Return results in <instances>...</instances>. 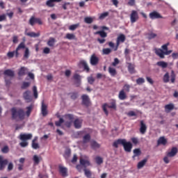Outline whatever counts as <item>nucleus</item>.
<instances>
[{"label":"nucleus","mask_w":178,"mask_h":178,"mask_svg":"<svg viewBox=\"0 0 178 178\" xmlns=\"http://www.w3.org/2000/svg\"><path fill=\"white\" fill-rule=\"evenodd\" d=\"M11 112V119L12 120H15V122H20L24 120L26 118V113L23 108H17L16 107H13L10 109Z\"/></svg>","instance_id":"1"},{"label":"nucleus","mask_w":178,"mask_h":178,"mask_svg":"<svg viewBox=\"0 0 178 178\" xmlns=\"http://www.w3.org/2000/svg\"><path fill=\"white\" fill-rule=\"evenodd\" d=\"M119 145H122L125 152H131L133 145L130 142H127L126 139H118L113 143L114 148H119Z\"/></svg>","instance_id":"2"},{"label":"nucleus","mask_w":178,"mask_h":178,"mask_svg":"<svg viewBox=\"0 0 178 178\" xmlns=\"http://www.w3.org/2000/svg\"><path fill=\"white\" fill-rule=\"evenodd\" d=\"M19 140L22 141L19 143L20 147L22 148H26L29 145V140H31L33 138V134H20L19 136Z\"/></svg>","instance_id":"3"},{"label":"nucleus","mask_w":178,"mask_h":178,"mask_svg":"<svg viewBox=\"0 0 178 178\" xmlns=\"http://www.w3.org/2000/svg\"><path fill=\"white\" fill-rule=\"evenodd\" d=\"M106 108H109L110 109H116V101L113 100L110 104L105 103L102 106V109H103L105 115H106V116H108V109H106Z\"/></svg>","instance_id":"4"},{"label":"nucleus","mask_w":178,"mask_h":178,"mask_svg":"<svg viewBox=\"0 0 178 178\" xmlns=\"http://www.w3.org/2000/svg\"><path fill=\"white\" fill-rule=\"evenodd\" d=\"M64 118L65 120H67L65 122V126L68 129L72 127L73 120H74V115L73 114H65Z\"/></svg>","instance_id":"5"},{"label":"nucleus","mask_w":178,"mask_h":178,"mask_svg":"<svg viewBox=\"0 0 178 178\" xmlns=\"http://www.w3.org/2000/svg\"><path fill=\"white\" fill-rule=\"evenodd\" d=\"M172 50H165L163 51L162 49H155V54L157 56H159L161 59H165V55H170Z\"/></svg>","instance_id":"6"},{"label":"nucleus","mask_w":178,"mask_h":178,"mask_svg":"<svg viewBox=\"0 0 178 178\" xmlns=\"http://www.w3.org/2000/svg\"><path fill=\"white\" fill-rule=\"evenodd\" d=\"M9 163L8 159L3 158V156L0 155V171L5 170L6 165Z\"/></svg>","instance_id":"7"},{"label":"nucleus","mask_w":178,"mask_h":178,"mask_svg":"<svg viewBox=\"0 0 178 178\" xmlns=\"http://www.w3.org/2000/svg\"><path fill=\"white\" fill-rule=\"evenodd\" d=\"M58 172L63 177H67L69 176L67 168L63 165H58Z\"/></svg>","instance_id":"8"},{"label":"nucleus","mask_w":178,"mask_h":178,"mask_svg":"<svg viewBox=\"0 0 178 178\" xmlns=\"http://www.w3.org/2000/svg\"><path fill=\"white\" fill-rule=\"evenodd\" d=\"M90 62L92 66H97V65L99 63V58L95 55V54H93L90 56Z\"/></svg>","instance_id":"9"},{"label":"nucleus","mask_w":178,"mask_h":178,"mask_svg":"<svg viewBox=\"0 0 178 178\" xmlns=\"http://www.w3.org/2000/svg\"><path fill=\"white\" fill-rule=\"evenodd\" d=\"M81 99L82 105H84V106H90L91 102H90V98L88 97V95H83L81 96Z\"/></svg>","instance_id":"10"},{"label":"nucleus","mask_w":178,"mask_h":178,"mask_svg":"<svg viewBox=\"0 0 178 178\" xmlns=\"http://www.w3.org/2000/svg\"><path fill=\"white\" fill-rule=\"evenodd\" d=\"M131 23H136L138 20V13L136 10H132L130 15Z\"/></svg>","instance_id":"11"},{"label":"nucleus","mask_w":178,"mask_h":178,"mask_svg":"<svg viewBox=\"0 0 178 178\" xmlns=\"http://www.w3.org/2000/svg\"><path fill=\"white\" fill-rule=\"evenodd\" d=\"M73 123L75 129H81V127L83 126V120L76 118L74 120Z\"/></svg>","instance_id":"12"},{"label":"nucleus","mask_w":178,"mask_h":178,"mask_svg":"<svg viewBox=\"0 0 178 178\" xmlns=\"http://www.w3.org/2000/svg\"><path fill=\"white\" fill-rule=\"evenodd\" d=\"M140 134H145L147 133V124H145V122H144V120L140 121Z\"/></svg>","instance_id":"13"},{"label":"nucleus","mask_w":178,"mask_h":178,"mask_svg":"<svg viewBox=\"0 0 178 178\" xmlns=\"http://www.w3.org/2000/svg\"><path fill=\"white\" fill-rule=\"evenodd\" d=\"M19 51L17 50H15V51H8L7 53V58H8V59H12L13 58H19Z\"/></svg>","instance_id":"14"},{"label":"nucleus","mask_w":178,"mask_h":178,"mask_svg":"<svg viewBox=\"0 0 178 178\" xmlns=\"http://www.w3.org/2000/svg\"><path fill=\"white\" fill-rule=\"evenodd\" d=\"M30 94H31V92L30 90H26L23 94L24 99H25V101H26V102H31V101L33 99L31 98V95H30Z\"/></svg>","instance_id":"15"},{"label":"nucleus","mask_w":178,"mask_h":178,"mask_svg":"<svg viewBox=\"0 0 178 178\" xmlns=\"http://www.w3.org/2000/svg\"><path fill=\"white\" fill-rule=\"evenodd\" d=\"M149 17L154 20V19H162L163 17L158 12L154 11L149 13Z\"/></svg>","instance_id":"16"},{"label":"nucleus","mask_w":178,"mask_h":178,"mask_svg":"<svg viewBox=\"0 0 178 178\" xmlns=\"http://www.w3.org/2000/svg\"><path fill=\"white\" fill-rule=\"evenodd\" d=\"M177 154V147H172L171 151L167 153V156L169 158H173V156H176Z\"/></svg>","instance_id":"17"},{"label":"nucleus","mask_w":178,"mask_h":178,"mask_svg":"<svg viewBox=\"0 0 178 178\" xmlns=\"http://www.w3.org/2000/svg\"><path fill=\"white\" fill-rule=\"evenodd\" d=\"M118 98L120 101H124V99H127V94L124 90H121L118 94Z\"/></svg>","instance_id":"18"},{"label":"nucleus","mask_w":178,"mask_h":178,"mask_svg":"<svg viewBox=\"0 0 178 178\" xmlns=\"http://www.w3.org/2000/svg\"><path fill=\"white\" fill-rule=\"evenodd\" d=\"M158 145H166L168 144V139L165 136H161L157 140Z\"/></svg>","instance_id":"19"},{"label":"nucleus","mask_w":178,"mask_h":178,"mask_svg":"<svg viewBox=\"0 0 178 178\" xmlns=\"http://www.w3.org/2000/svg\"><path fill=\"white\" fill-rule=\"evenodd\" d=\"M128 72L130 73V74H134V73H136V65H134V64L129 63Z\"/></svg>","instance_id":"20"},{"label":"nucleus","mask_w":178,"mask_h":178,"mask_svg":"<svg viewBox=\"0 0 178 178\" xmlns=\"http://www.w3.org/2000/svg\"><path fill=\"white\" fill-rule=\"evenodd\" d=\"M79 65H81V66H83V70L88 73V72H90V67H88V64L87 63V61L86 60H81L79 63Z\"/></svg>","instance_id":"21"},{"label":"nucleus","mask_w":178,"mask_h":178,"mask_svg":"<svg viewBox=\"0 0 178 178\" xmlns=\"http://www.w3.org/2000/svg\"><path fill=\"white\" fill-rule=\"evenodd\" d=\"M55 2H62V0H48L46 2V5L49 8H54L55 6Z\"/></svg>","instance_id":"22"},{"label":"nucleus","mask_w":178,"mask_h":178,"mask_svg":"<svg viewBox=\"0 0 178 178\" xmlns=\"http://www.w3.org/2000/svg\"><path fill=\"white\" fill-rule=\"evenodd\" d=\"M164 108H165V112H166V113H169L170 111H173V109H175V104H169L165 105Z\"/></svg>","instance_id":"23"},{"label":"nucleus","mask_w":178,"mask_h":178,"mask_svg":"<svg viewBox=\"0 0 178 178\" xmlns=\"http://www.w3.org/2000/svg\"><path fill=\"white\" fill-rule=\"evenodd\" d=\"M4 76H8V77H15V72L12 70H6L3 72Z\"/></svg>","instance_id":"24"},{"label":"nucleus","mask_w":178,"mask_h":178,"mask_svg":"<svg viewBox=\"0 0 178 178\" xmlns=\"http://www.w3.org/2000/svg\"><path fill=\"white\" fill-rule=\"evenodd\" d=\"M47 108L48 107L47 106V105H45V104H44V102H42L41 108L42 116H47V115H48V111L47 110Z\"/></svg>","instance_id":"25"},{"label":"nucleus","mask_w":178,"mask_h":178,"mask_svg":"<svg viewBox=\"0 0 178 178\" xmlns=\"http://www.w3.org/2000/svg\"><path fill=\"white\" fill-rule=\"evenodd\" d=\"M33 108L34 106H33V104H31L29 106H27L26 108V111L25 113V115H26L27 118H30V115H31V112L33 111Z\"/></svg>","instance_id":"26"},{"label":"nucleus","mask_w":178,"mask_h":178,"mask_svg":"<svg viewBox=\"0 0 178 178\" xmlns=\"http://www.w3.org/2000/svg\"><path fill=\"white\" fill-rule=\"evenodd\" d=\"M95 35H99L102 38H106L108 37V33L104 31H98L95 33Z\"/></svg>","instance_id":"27"},{"label":"nucleus","mask_w":178,"mask_h":178,"mask_svg":"<svg viewBox=\"0 0 178 178\" xmlns=\"http://www.w3.org/2000/svg\"><path fill=\"white\" fill-rule=\"evenodd\" d=\"M33 161L35 165H38L41 161H42V157L38 156V155L35 154L33 157Z\"/></svg>","instance_id":"28"},{"label":"nucleus","mask_w":178,"mask_h":178,"mask_svg":"<svg viewBox=\"0 0 178 178\" xmlns=\"http://www.w3.org/2000/svg\"><path fill=\"white\" fill-rule=\"evenodd\" d=\"M91 140V135L90 134H87L83 137V144H87V143H90Z\"/></svg>","instance_id":"29"},{"label":"nucleus","mask_w":178,"mask_h":178,"mask_svg":"<svg viewBox=\"0 0 178 178\" xmlns=\"http://www.w3.org/2000/svg\"><path fill=\"white\" fill-rule=\"evenodd\" d=\"M80 165H81V166H83L84 168H87V166H90V163L88 160L80 159Z\"/></svg>","instance_id":"30"},{"label":"nucleus","mask_w":178,"mask_h":178,"mask_svg":"<svg viewBox=\"0 0 178 178\" xmlns=\"http://www.w3.org/2000/svg\"><path fill=\"white\" fill-rule=\"evenodd\" d=\"M25 35L28 37L35 38L37 37H40V33H35L34 32H25Z\"/></svg>","instance_id":"31"},{"label":"nucleus","mask_w":178,"mask_h":178,"mask_svg":"<svg viewBox=\"0 0 178 178\" xmlns=\"http://www.w3.org/2000/svg\"><path fill=\"white\" fill-rule=\"evenodd\" d=\"M55 42H56V39L54 38H49V40L47 41L48 47H54Z\"/></svg>","instance_id":"32"},{"label":"nucleus","mask_w":178,"mask_h":178,"mask_svg":"<svg viewBox=\"0 0 178 178\" xmlns=\"http://www.w3.org/2000/svg\"><path fill=\"white\" fill-rule=\"evenodd\" d=\"M147 159H144L143 160L140 161L137 165L138 169H142V168H144V166H145V163H147Z\"/></svg>","instance_id":"33"},{"label":"nucleus","mask_w":178,"mask_h":178,"mask_svg":"<svg viewBox=\"0 0 178 178\" xmlns=\"http://www.w3.org/2000/svg\"><path fill=\"white\" fill-rule=\"evenodd\" d=\"M27 72V69L25 67H22L18 72V76H24L26 75V72Z\"/></svg>","instance_id":"34"},{"label":"nucleus","mask_w":178,"mask_h":178,"mask_svg":"<svg viewBox=\"0 0 178 178\" xmlns=\"http://www.w3.org/2000/svg\"><path fill=\"white\" fill-rule=\"evenodd\" d=\"M141 155V150L140 149H134V155L132 156L133 159H136V156H140Z\"/></svg>","instance_id":"35"},{"label":"nucleus","mask_w":178,"mask_h":178,"mask_svg":"<svg viewBox=\"0 0 178 178\" xmlns=\"http://www.w3.org/2000/svg\"><path fill=\"white\" fill-rule=\"evenodd\" d=\"M108 73L112 76L113 77H115L116 74H118V72H116V69L109 67H108Z\"/></svg>","instance_id":"36"},{"label":"nucleus","mask_w":178,"mask_h":178,"mask_svg":"<svg viewBox=\"0 0 178 178\" xmlns=\"http://www.w3.org/2000/svg\"><path fill=\"white\" fill-rule=\"evenodd\" d=\"M156 65L160 67H163V69H166V67H168V63L165 61H159L157 62Z\"/></svg>","instance_id":"37"},{"label":"nucleus","mask_w":178,"mask_h":178,"mask_svg":"<svg viewBox=\"0 0 178 178\" xmlns=\"http://www.w3.org/2000/svg\"><path fill=\"white\" fill-rule=\"evenodd\" d=\"M130 88H131V86L130 85L126 83L124 85L122 90L124 91V92H130Z\"/></svg>","instance_id":"38"},{"label":"nucleus","mask_w":178,"mask_h":178,"mask_svg":"<svg viewBox=\"0 0 178 178\" xmlns=\"http://www.w3.org/2000/svg\"><path fill=\"white\" fill-rule=\"evenodd\" d=\"M90 145L92 149H96V148H99V144H98V143H97V141L95 140H92L90 143Z\"/></svg>","instance_id":"39"},{"label":"nucleus","mask_w":178,"mask_h":178,"mask_svg":"<svg viewBox=\"0 0 178 178\" xmlns=\"http://www.w3.org/2000/svg\"><path fill=\"white\" fill-rule=\"evenodd\" d=\"M117 40L121 42H124L126 41V35L121 33L119 35V36L117 38Z\"/></svg>","instance_id":"40"},{"label":"nucleus","mask_w":178,"mask_h":178,"mask_svg":"<svg viewBox=\"0 0 178 178\" xmlns=\"http://www.w3.org/2000/svg\"><path fill=\"white\" fill-rule=\"evenodd\" d=\"M84 22L87 24H91V23H92V22H94V19L91 17H86L84 18Z\"/></svg>","instance_id":"41"},{"label":"nucleus","mask_w":178,"mask_h":178,"mask_svg":"<svg viewBox=\"0 0 178 178\" xmlns=\"http://www.w3.org/2000/svg\"><path fill=\"white\" fill-rule=\"evenodd\" d=\"M24 48H26V44H24V42H22L17 46L15 50L19 52L20 49H24Z\"/></svg>","instance_id":"42"},{"label":"nucleus","mask_w":178,"mask_h":178,"mask_svg":"<svg viewBox=\"0 0 178 178\" xmlns=\"http://www.w3.org/2000/svg\"><path fill=\"white\" fill-rule=\"evenodd\" d=\"M71 154H72V150H70V149H66L64 154V157L65 158V159H68Z\"/></svg>","instance_id":"43"},{"label":"nucleus","mask_w":178,"mask_h":178,"mask_svg":"<svg viewBox=\"0 0 178 178\" xmlns=\"http://www.w3.org/2000/svg\"><path fill=\"white\" fill-rule=\"evenodd\" d=\"M65 38H67V40H76V35L73 33H67Z\"/></svg>","instance_id":"44"},{"label":"nucleus","mask_w":178,"mask_h":178,"mask_svg":"<svg viewBox=\"0 0 178 178\" xmlns=\"http://www.w3.org/2000/svg\"><path fill=\"white\" fill-rule=\"evenodd\" d=\"M62 123H65V120H63V118H60L58 121L55 122V124L57 127H60Z\"/></svg>","instance_id":"45"},{"label":"nucleus","mask_w":178,"mask_h":178,"mask_svg":"<svg viewBox=\"0 0 178 178\" xmlns=\"http://www.w3.org/2000/svg\"><path fill=\"white\" fill-rule=\"evenodd\" d=\"M144 83H145L144 78L140 77L136 79V84H138V86H141V84H144Z\"/></svg>","instance_id":"46"},{"label":"nucleus","mask_w":178,"mask_h":178,"mask_svg":"<svg viewBox=\"0 0 178 178\" xmlns=\"http://www.w3.org/2000/svg\"><path fill=\"white\" fill-rule=\"evenodd\" d=\"M79 26H80V24L79 23L75 24H72V25L70 26L69 29L71 30L72 31H74V30H76V29H77Z\"/></svg>","instance_id":"47"},{"label":"nucleus","mask_w":178,"mask_h":178,"mask_svg":"<svg viewBox=\"0 0 178 178\" xmlns=\"http://www.w3.org/2000/svg\"><path fill=\"white\" fill-rule=\"evenodd\" d=\"M107 16H109V13L105 12V13L100 14L99 19L100 20H104V19H105V17H107Z\"/></svg>","instance_id":"48"},{"label":"nucleus","mask_w":178,"mask_h":178,"mask_svg":"<svg viewBox=\"0 0 178 178\" xmlns=\"http://www.w3.org/2000/svg\"><path fill=\"white\" fill-rule=\"evenodd\" d=\"M35 23H37V18H35V17H31L29 19V24L31 26H34Z\"/></svg>","instance_id":"49"},{"label":"nucleus","mask_w":178,"mask_h":178,"mask_svg":"<svg viewBox=\"0 0 178 178\" xmlns=\"http://www.w3.org/2000/svg\"><path fill=\"white\" fill-rule=\"evenodd\" d=\"M30 56V50L29 48H26L24 54V59H27Z\"/></svg>","instance_id":"50"},{"label":"nucleus","mask_w":178,"mask_h":178,"mask_svg":"<svg viewBox=\"0 0 178 178\" xmlns=\"http://www.w3.org/2000/svg\"><path fill=\"white\" fill-rule=\"evenodd\" d=\"M127 115L129 116V118H131L133 116L137 118V113L134 111H130L128 113H127Z\"/></svg>","instance_id":"51"},{"label":"nucleus","mask_w":178,"mask_h":178,"mask_svg":"<svg viewBox=\"0 0 178 178\" xmlns=\"http://www.w3.org/2000/svg\"><path fill=\"white\" fill-rule=\"evenodd\" d=\"M102 52H103V55H109V54L112 52V49L109 48L103 49Z\"/></svg>","instance_id":"52"},{"label":"nucleus","mask_w":178,"mask_h":178,"mask_svg":"<svg viewBox=\"0 0 178 178\" xmlns=\"http://www.w3.org/2000/svg\"><path fill=\"white\" fill-rule=\"evenodd\" d=\"M95 161H96V163H97V165H101V163H104V160L100 156H97L95 158Z\"/></svg>","instance_id":"53"},{"label":"nucleus","mask_w":178,"mask_h":178,"mask_svg":"<svg viewBox=\"0 0 178 178\" xmlns=\"http://www.w3.org/2000/svg\"><path fill=\"white\" fill-rule=\"evenodd\" d=\"M33 97L35 99L38 98V92L37 91V86H33Z\"/></svg>","instance_id":"54"},{"label":"nucleus","mask_w":178,"mask_h":178,"mask_svg":"<svg viewBox=\"0 0 178 178\" xmlns=\"http://www.w3.org/2000/svg\"><path fill=\"white\" fill-rule=\"evenodd\" d=\"M1 152L3 154H8V152H9V147L8 145L4 146L1 148Z\"/></svg>","instance_id":"55"},{"label":"nucleus","mask_w":178,"mask_h":178,"mask_svg":"<svg viewBox=\"0 0 178 178\" xmlns=\"http://www.w3.org/2000/svg\"><path fill=\"white\" fill-rule=\"evenodd\" d=\"M171 83H175V81L176 80V74H175V71H171Z\"/></svg>","instance_id":"56"},{"label":"nucleus","mask_w":178,"mask_h":178,"mask_svg":"<svg viewBox=\"0 0 178 178\" xmlns=\"http://www.w3.org/2000/svg\"><path fill=\"white\" fill-rule=\"evenodd\" d=\"M32 148H33V149H38V148H40V145L34 142V140H32Z\"/></svg>","instance_id":"57"},{"label":"nucleus","mask_w":178,"mask_h":178,"mask_svg":"<svg viewBox=\"0 0 178 178\" xmlns=\"http://www.w3.org/2000/svg\"><path fill=\"white\" fill-rule=\"evenodd\" d=\"M29 87H30V82H24L21 86V88H22V90H25V88Z\"/></svg>","instance_id":"58"},{"label":"nucleus","mask_w":178,"mask_h":178,"mask_svg":"<svg viewBox=\"0 0 178 178\" xmlns=\"http://www.w3.org/2000/svg\"><path fill=\"white\" fill-rule=\"evenodd\" d=\"M163 81L165 83H169V73L166 72L163 76Z\"/></svg>","instance_id":"59"},{"label":"nucleus","mask_w":178,"mask_h":178,"mask_svg":"<svg viewBox=\"0 0 178 178\" xmlns=\"http://www.w3.org/2000/svg\"><path fill=\"white\" fill-rule=\"evenodd\" d=\"M84 172H85V176H86L88 178H90L91 177V171H90L89 170H87V169H84L83 170Z\"/></svg>","instance_id":"60"},{"label":"nucleus","mask_w":178,"mask_h":178,"mask_svg":"<svg viewBox=\"0 0 178 178\" xmlns=\"http://www.w3.org/2000/svg\"><path fill=\"white\" fill-rule=\"evenodd\" d=\"M13 163L10 162L8 163L7 170L8 172H11V170H13Z\"/></svg>","instance_id":"61"},{"label":"nucleus","mask_w":178,"mask_h":178,"mask_svg":"<svg viewBox=\"0 0 178 178\" xmlns=\"http://www.w3.org/2000/svg\"><path fill=\"white\" fill-rule=\"evenodd\" d=\"M120 63V61L119 60V58H114V61L112 63V66H118V65H119Z\"/></svg>","instance_id":"62"},{"label":"nucleus","mask_w":178,"mask_h":178,"mask_svg":"<svg viewBox=\"0 0 178 178\" xmlns=\"http://www.w3.org/2000/svg\"><path fill=\"white\" fill-rule=\"evenodd\" d=\"M77 97H79V95L77 94V92H72L71 93V99H77Z\"/></svg>","instance_id":"63"},{"label":"nucleus","mask_w":178,"mask_h":178,"mask_svg":"<svg viewBox=\"0 0 178 178\" xmlns=\"http://www.w3.org/2000/svg\"><path fill=\"white\" fill-rule=\"evenodd\" d=\"M88 81L89 84H94V81H95V79L92 76L88 77Z\"/></svg>","instance_id":"64"}]
</instances>
